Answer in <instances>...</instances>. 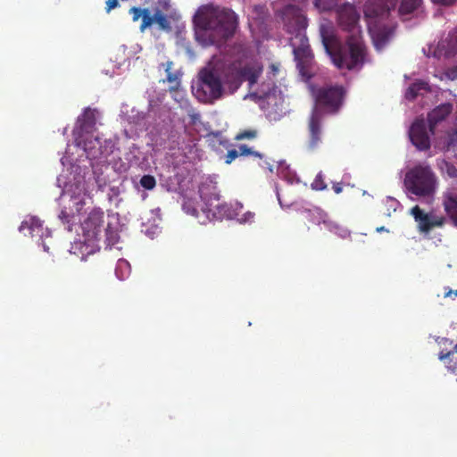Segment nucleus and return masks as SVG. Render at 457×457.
<instances>
[{
  "label": "nucleus",
  "mask_w": 457,
  "mask_h": 457,
  "mask_svg": "<svg viewBox=\"0 0 457 457\" xmlns=\"http://www.w3.org/2000/svg\"><path fill=\"white\" fill-rule=\"evenodd\" d=\"M196 37L205 46L220 44L231 37L237 26L235 12L213 4L202 5L194 16Z\"/></svg>",
  "instance_id": "1"
},
{
  "label": "nucleus",
  "mask_w": 457,
  "mask_h": 457,
  "mask_svg": "<svg viewBox=\"0 0 457 457\" xmlns=\"http://www.w3.org/2000/svg\"><path fill=\"white\" fill-rule=\"evenodd\" d=\"M286 31L292 35L290 46L296 61L300 74L306 78L312 77L313 54L308 44L306 28L308 21L303 10L295 4H287L278 12Z\"/></svg>",
  "instance_id": "2"
},
{
  "label": "nucleus",
  "mask_w": 457,
  "mask_h": 457,
  "mask_svg": "<svg viewBox=\"0 0 457 457\" xmlns=\"http://www.w3.org/2000/svg\"><path fill=\"white\" fill-rule=\"evenodd\" d=\"M398 0L370 1L364 7V14L367 19L370 33L377 49L383 48L393 35V29L383 23L387 19L389 12L395 9Z\"/></svg>",
  "instance_id": "3"
},
{
  "label": "nucleus",
  "mask_w": 457,
  "mask_h": 457,
  "mask_svg": "<svg viewBox=\"0 0 457 457\" xmlns=\"http://www.w3.org/2000/svg\"><path fill=\"white\" fill-rule=\"evenodd\" d=\"M328 54L338 69L360 71L365 62L367 54L362 35L358 31L353 35H349L345 45L339 43Z\"/></svg>",
  "instance_id": "4"
},
{
  "label": "nucleus",
  "mask_w": 457,
  "mask_h": 457,
  "mask_svg": "<svg viewBox=\"0 0 457 457\" xmlns=\"http://www.w3.org/2000/svg\"><path fill=\"white\" fill-rule=\"evenodd\" d=\"M404 183L413 195L428 196L435 191L436 177L428 165H417L406 173Z\"/></svg>",
  "instance_id": "5"
},
{
  "label": "nucleus",
  "mask_w": 457,
  "mask_h": 457,
  "mask_svg": "<svg viewBox=\"0 0 457 457\" xmlns=\"http://www.w3.org/2000/svg\"><path fill=\"white\" fill-rule=\"evenodd\" d=\"M223 93L220 76L212 70L204 68L199 72L196 97L204 103L212 102L221 97Z\"/></svg>",
  "instance_id": "6"
},
{
  "label": "nucleus",
  "mask_w": 457,
  "mask_h": 457,
  "mask_svg": "<svg viewBox=\"0 0 457 457\" xmlns=\"http://www.w3.org/2000/svg\"><path fill=\"white\" fill-rule=\"evenodd\" d=\"M345 91L342 86L322 87L315 92L317 108L336 112L341 106Z\"/></svg>",
  "instance_id": "7"
},
{
  "label": "nucleus",
  "mask_w": 457,
  "mask_h": 457,
  "mask_svg": "<svg viewBox=\"0 0 457 457\" xmlns=\"http://www.w3.org/2000/svg\"><path fill=\"white\" fill-rule=\"evenodd\" d=\"M430 134L428 123L423 118H417L409 129L410 140L419 151L430 148Z\"/></svg>",
  "instance_id": "8"
},
{
  "label": "nucleus",
  "mask_w": 457,
  "mask_h": 457,
  "mask_svg": "<svg viewBox=\"0 0 457 457\" xmlns=\"http://www.w3.org/2000/svg\"><path fill=\"white\" fill-rule=\"evenodd\" d=\"M337 13L339 26L348 31L349 35H353L357 31L361 34L358 25L360 15L353 4L347 3L338 6Z\"/></svg>",
  "instance_id": "9"
},
{
  "label": "nucleus",
  "mask_w": 457,
  "mask_h": 457,
  "mask_svg": "<svg viewBox=\"0 0 457 457\" xmlns=\"http://www.w3.org/2000/svg\"><path fill=\"white\" fill-rule=\"evenodd\" d=\"M411 213L417 222L419 231L424 234H428L434 228L443 227L445 222L444 217L432 212L426 213L419 205L412 207Z\"/></svg>",
  "instance_id": "10"
},
{
  "label": "nucleus",
  "mask_w": 457,
  "mask_h": 457,
  "mask_svg": "<svg viewBox=\"0 0 457 457\" xmlns=\"http://www.w3.org/2000/svg\"><path fill=\"white\" fill-rule=\"evenodd\" d=\"M322 143V113L315 107L308 120V141L310 150L317 149Z\"/></svg>",
  "instance_id": "11"
},
{
  "label": "nucleus",
  "mask_w": 457,
  "mask_h": 457,
  "mask_svg": "<svg viewBox=\"0 0 457 457\" xmlns=\"http://www.w3.org/2000/svg\"><path fill=\"white\" fill-rule=\"evenodd\" d=\"M104 213L99 208L93 209L82 222L84 235L88 239H96L104 224Z\"/></svg>",
  "instance_id": "12"
},
{
  "label": "nucleus",
  "mask_w": 457,
  "mask_h": 457,
  "mask_svg": "<svg viewBox=\"0 0 457 457\" xmlns=\"http://www.w3.org/2000/svg\"><path fill=\"white\" fill-rule=\"evenodd\" d=\"M71 201L72 204L69 207L70 211L64 207L59 214V219L67 226L69 231H72L73 225L79 220L77 217L81 213L85 206V201L77 196L72 197Z\"/></svg>",
  "instance_id": "13"
},
{
  "label": "nucleus",
  "mask_w": 457,
  "mask_h": 457,
  "mask_svg": "<svg viewBox=\"0 0 457 457\" xmlns=\"http://www.w3.org/2000/svg\"><path fill=\"white\" fill-rule=\"evenodd\" d=\"M453 104L451 103H444L435 107L428 113V123L431 135L435 134L436 128L438 123L445 120L453 112Z\"/></svg>",
  "instance_id": "14"
},
{
  "label": "nucleus",
  "mask_w": 457,
  "mask_h": 457,
  "mask_svg": "<svg viewBox=\"0 0 457 457\" xmlns=\"http://www.w3.org/2000/svg\"><path fill=\"white\" fill-rule=\"evenodd\" d=\"M319 30L326 53L329 54L339 44L334 27L330 21H324L320 24Z\"/></svg>",
  "instance_id": "15"
},
{
  "label": "nucleus",
  "mask_w": 457,
  "mask_h": 457,
  "mask_svg": "<svg viewBox=\"0 0 457 457\" xmlns=\"http://www.w3.org/2000/svg\"><path fill=\"white\" fill-rule=\"evenodd\" d=\"M237 66L240 72L241 84L244 81H247L250 87L257 82V79L262 71V68L256 63H246L243 66Z\"/></svg>",
  "instance_id": "16"
},
{
  "label": "nucleus",
  "mask_w": 457,
  "mask_h": 457,
  "mask_svg": "<svg viewBox=\"0 0 457 457\" xmlns=\"http://www.w3.org/2000/svg\"><path fill=\"white\" fill-rule=\"evenodd\" d=\"M96 109L87 107L84 109L82 114L78 118V125L82 132L91 133L96 129Z\"/></svg>",
  "instance_id": "17"
},
{
  "label": "nucleus",
  "mask_w": 457,
  "mask_h": 457,
  "mask_svg": "<svg viewBox=\"0 0 457 457\" xmlns=\"http://www.w3.org/2000/svg\"><path fill=\"white\" fill-rule=\"evenodd\" d=\"M211 203L207 204L209 212H213V216L219 219L230 218L231 210L226 203H220V195L213 194V197L210 199Z\"/></svg>",
  "instance_id": "18"
},
{
  "label": "nucleus",
  "mask_w": 457,
  "mask_h": 457,
  "mask_svg": "<svg viewBox=\"0 0 457 457\" xmlns=\"http://www.w3.org/2000/svg\"><path fill=\"white\" fill-rule=\"evenodd\" d=\"M253 155L254 157L262 158V154L259 152L253 151L246 145H240L237 149H230L225 155V162L230 164L234 160L239 156Z\"/></svg>",
  "instance_id": "19"
},
{
  "label": "nucleus",
  "mask_w": 457,
  "mask_h": 457,
  "mask_svg": "<svg viewBox=\"0 0 457 457\" xmlns=\"http://www.w3.org/2000/svg\"><path fill=\"white\" fill-rule=\"evenodd\" d=\"M307 213L312 217V220L316 222L318 225L323 224L324 227L331 232L337 233L340 229L339 226L328 219L327 213L323 212L320 209L314 211H308Z\"/></svg>",
  "instance_id": "20"
},
{
  "label": "nucleus",
  "mask_w": 457,
  "mask_h": 457,
  "mask_svg": "<svg viewBox=\"0 0 457 457\" xmlns=\"http://www.w3.org/2000/svg\"><path fill=\"white\" fill-rule=\"evenodd\" d=\"M430 87L428 82L424 80H417L406 89L405 98L409 101H413L422 92H430Z\"/></svg>",
  "instance_id": "21"
},
{
  "label": "nucleus",
  "mask_w": 457,
  "mask_h": 457,
  "mask_svg": "<svg viewBox=\"0 0 457 457\" xmlns=\"http://www.w3.org/2000/svg\"><path fill=\"white\" fill-rule=\"evenodd\" d=\"M238 66L232 64L225 73V83L228 85L232 91L237 90L241 86Z\"/></svg>",
  "instance_id": "22"
},
{
  "label": "nucleus",
  "mask_w": 457,
  "mask_h": 457,
  "mask_svg": "<svg viewBox=\"0 0 457 457\" xmlns=\"http://www.w3.org/2000/svg\"><path fill=\"white\" fill-rule=\"evenodd\" d=\"M421 0H401L398 9L399 14L404 16L412 13L419 8Z\"/></svg>",
  "instance_id": "23"
},
{
  "label": "nucleus",
  "mask_w": 457,
  "mask_h": 457,
  "mask_svg": "<svg viewBox=\"0 0 457 457\" xmlns=\"http://www.w3.org/2000/svg\"><path fill=\"white\" fill-rule=\"evenodd\" d=\"M340 0H313L314 7L320 12H330L338 8Z\"/></svg>",
  "instance_id": "24"
},
{
  "label": "nucleus",
  "mask_w": 457,
  "mask_h": 457,
  "mask_svg": "<svg viewBox=\"0 0 457 457\" xmlns=\"http://www.w3.org/2000/svg\"><path fill=\"white\" fill-rule=\"evenodd\" d=\"M457 353V344L453 346V350L447 351L446 353H444L443 351L439 354V359L445 363L448 364L449 369L452 370H455L457 369V360L453 361L452 364L451 362L454 359V355Z\"/></svg>",
  "instance_id": "25"
},
{
  "label": "nucleus",
  "mask_w": 457,
  "mask_h": 457,
  "mask_svg": "<svg viewBox=\"0 0 457 457\" xmlns=\"http://www.w3.org/2000/svg\"><path fill=\"white\" fill-rule=\"evenodd\" d=\"M154 23H157L159 28L163 30L170 29V22L168 20L166 14H164L160 9H156L154 13Z\"/></svg>",
  "instance_id": "26"
},
{
  "label": "nucleus",
  "mask_w": 457,
  "mask_h": 457,
  "mask_svg": "<svg viewBox=\"0 0 457 457\" xmlns=\"http://www.w3.org/2000/svg\"><path fill=\"white\" fill-rule=\"evenodd\" d=\"M444 207L447 214L457 211V195L453 193H448L444 198Z\"/></svg>",
  "instance_id": "27"
},
{
  "label": "nucleus",
  "mask_w": 457,
  "mask_h": 457,
  "mask_svg": "<svg viewBox=\"0 0 457 457\" xmlns=\"http://www.w3.org/2000/svg\"><path fill=\"white\" fill-rule=\"evenodd\" d=\"M96 145L100 146V141L98 138H96L94 141H85L84 150L88 158L95 159L97 157L100 148H96Z\"/></svg>",
  "instance_id": "28"
},
{
  "label": "nucleus",
  "mask_w": 457,
  "mask_h": 457,
  "mask_svg": "<svg viewBox=\"0 0 457 457\" xmlns=\"http://www.w3.org/2000/svg\"><path fill=\"white\" fill-rule=\"evenodd\" d=\"M440 169L443 173L446 174L451 179L457 178V169L456 167L447 161H442V163L440 165Z\"/></svg>",
  "instance_id": "29"
},
{
  "label": "nucleus",
  "mask_w": 457,
  "mask_h": 457,
  "mask_svg": "<svg viewBox=\"0 0 457 457\" xmlns=\"http://www.w3.org/2000/svg\"><path fill=\"white\" fill-rule=\"evenodd\" d=\"M154 23V14L151 13L148 8H145V13L142 17V22L140 25V31H145L147 28L151 27Z\"/></svg>",
  "instance_id": "30"
},
{
  "label": "nucleus",
  "mask_w": 457,
  "mask_h": 457,
  "mask_svg": "<svg viewBox=\"0 0 457 457\" xmlns=\"http://www.w3.org/2000/svg\"><path fill=\"white\" fill-rule=\"evenodd\" d=\"M140 186L146 190H153L156 186V179L152 175H144L139 180Z\"/></svg>",
  "instance_id": "31"
},
{
  "label": "nucleus",
  "mask_w": 457,
  "mask_h": 457,
  "mask_svg": "<svg viewBox=\"0 0 457 457\" xmlns=\"http://www.w3.org/2000/svg\"><path fill=\"white\" fill-rule=\"evenodd\" d=\"M311 187L316 191H321L327 188V184L324 181V176L321 171L316 175L314 180L311 184Z\"/></svg>",
  "instance_id": "32"
},
{
  "label": "nucleus",
  "mask_w": 457,
  "mask_h": 457,
  "mask_svg": "<svg viewBox=\"0 0 457 457\" xmlns=\"http://www.w3.org/2000/svg\"><path fill=\"white\" fill-rule=\"evenodd\" d=\"M445 150H457V127L448 134Z\"/></svg>",
  "instance_id": "33"
},
{
  "label": "nucleus",
  "mask_w": 457,
  "mask_h": 457,
  "mask_svg": "<svg viewBox=\"0 0 457 457\" xmlns=\"http://www.w3.org/2000/svg\"><path fill=\"white\" fill-rule=\"evenodd\" d=\"M256 137L257 131L255 129H247L237 133L235 137V139L239 141L244 139H253Z\"/></svg>",
  "instance_id": "34"
},
{
  "label": "nucleus",
  "mask_w": 457,
  "mask_h": 457,
  "mask_svg": "<svg viewBox=\"0 0 457 457\" xmlns=\"http://www.w3.org/2000/svg\"><path fill=\"white\" fill-rule=\"evenodd\" d=\"M172 62H167L165 71L167 73L166 80L170 83H179V76L170 71Z\"/></svg>",
  "instance_id": "35"
},
{
  "label": "nucleus",
  "mask_w": 457,
  "mask_h": 457,
  "mask_svg": "<svg viewBox=\"0 0 457 457\" xmlns=\"http://www.w3.org/2000/svg\"><path fill=\"white\" fill-rule=\"evenodd\" d=\"M129 13L132 14V20L133 21H137L139 18H142L145 13V8H139V7H131L129 9Z\"/></svg>",
  "instance_id": "36"
},
{
  "label": "nucleus",
  "mask_w": 457,
  "mask_h": 457,
  "mask_svg": "<svg viewBox=\"0 0 457 457\" xmlns=\"http://www.w3.org/2000/svg\"><path fill=\"white\" fill-rule=\"evenodd\" d=\"M190 202L185 203L183 205L184 210L192 216L197 217L198 211L195 207H190Z\"/></svg>",
  "instance_id": "37"
},
{
  "label": "nucleus",
  "mask_w": 457,
  "mask_h": 457,
  "mask_svg": "<svg viewBox=\"0 0 457 457\" xmlns=\"http://www.w3.org/2000/svg\"><path fill=\"white\" fill-rule=\"evenodd\" d=\"M445 74L447 78L450 79L451 80L457 79V65L448 69Z\"/></svg>",
  "instance_id": "38"
},
{
  "label": "nucleus",
  "mask_w": 457,
  "mask_h": 457,
  "mask_svg": "<svg viewBox=\"0 0 457 457\" xmlns=\"http://www.w3.org/2000/svg\"><path fill=\"white\" fill-rule=\"evenodd\" d=\"M445 74L447 78L450 79L451 80L457 79V65L448 69Z\"/></svg>",
  "instance_id": "39"
},
{
  "label": "nucleus",
  "mask_w": 457,
  "mask_h": 457,
  "mask_svg": "<svg viewBox=\"0 0 457 457\" xmlns=\"http://www.w3.org/2000/svg\"><path fill=\"white\" fill-rule=\"evenodd\" d=\"M119 5L118 0H107L105 10L106 12H110L112 9L116 8Z\"/></svg>",
  "instance_id": "40"
},
{
  "label": "nucleus",
  "mask_w": 457,
  "mask_h": 457,
  "mask_svg": "<svg viewBox=\"0 0 457 457\" xmlns=\"http://www.w3.org/2000/svg\"><path fill=\"white\" fill-rule=\"evenodd\" d=\"M188 116L190 119V122L192 124H196L201 120V114L199 112H192L191 113L188 114Z\"/></svg>",
  "instance_id": "41"
},
{
  "label": "nucleus",
  "mask_w": 457,
  "mask_h": 457,
  "mask_svg": "<svg viewBox=\"0 0 457 457\" xmlns=\"http://www.w3.org/2000/svg\"><path fill=\"white\" fill-rule=\"evenodd\" d=\"M433 3L442 5H452L457 2V0H432Z\"/></svg>",
  "instance_id": "42"
},
{
  "label": "nucleus",
  "mask_w": 457,
  "mask_h": 457,
  "mask_svg": "<svg viewBox=\"0 0 457 457\" xmlns=\"http://www.w3.org/2000/svg\"><path fill=\"white\" fill-rule=\"evenodd\" d=\"M332 188L336 194H340L343 191V187L341 183H334Z\"/></svg>",
  "instance_id": "43"
},
{
  "label": "nucleus",
  "mask_w": 457,
  "mask_h": 457,
  "mask_svg": "<svg viewBox=\"0 0 457 457\" xmlns=\"http://www.w3.org/2000/svg\"><path fill=\"white\" fill-rule=\"evenodd\" d=\"M253 216L254 214L253 213H251V212H247L244 215V218H243V220L245 222H247V221H252V220L253 219Z\"/></svg>",
  "instance_id": "44"
},
{
  "label": "nucleus",
  "mask_w": 457,
  "mask_h": 457,
  "mask_svg": "<svg viewBox=\"0 0 457 457\" xmlns=\"http://www.w3.org/2000/svg\"><path fill=\"white\" fill-rule=\"evenodd\" d=\"M449 216L452 219L454 226L457 227V210L454 212L450 213Z\"/></svg>",
  "instance_id": "45"
},
{
  "label": "nucleus",
  "mask_w": 457,
  "mask_h": 457,
  "mask_svg": "<svg viewBox=\"0 0 457 457\" xmlns=\"http://www.w3.org/2000/svg\"><path fill=\"white\" fill-rule=\"evenodd\" d=\"M453 295V291L450 289L448 292L445 293V297H449Z\"/></svg>",
  "instance_id": "46"
},
{
  "label": "nucleus",
  "mask_w": 457,
  "mask_h": 457,
  "mask_svg": "<svg viewBox=\"0 0 457 457\" xmlns=\"http://www.w3.org/2000/svg\"><path fill=\"white\" fill-rule=\"evenodd\" d=\"M107 239H108V240H110V241H112V244H115V240H114V238L112 237H112L107 236Z\"/></svg>",
  "instance_id": "47"
},
{
  "label": "nucleus",
  "mask_w": 457,
  "mask_h": 457,
  "mask_svg": "<svg viewBox=\"0 0 457 457\" xmlns=\"http://www.w3.org/2000/svg\"><path fill=\"white\" fill-rule=\"evenodd\" d=\"M377 230H378V231H383V230H385V228H384V227L378 228H377Z\"/></svg>",
  "instance_id": "48"
},
{
  "label": "nucleus",
  "mask_w": 457,
  "mask_h": 457,
  "mask_svg": "<svg viewBox=\"0 0 457 457\" xmlns=\"http://www.w3.org/2000/svg\"><path fill=\"white\" fill-rule=\"evenodd\" d=\"M122 264H126V262H119V267H120Z\"/></svg>",
  "instance_id": "49"
},
{
  "label": "nucleus",
  "mask_w": 457,
  "mask_h": 457,
  "mask_svg": "<svg viewBox=\"0 0 457 457\" xmlns=\"http://www.w3.org/2000/svg\"><path fill=\"white\" fill-rule=\"evenodd\" d=\"M27 224V221L25 222H22L21 226V228H22L24 227V225Z\"/></svg>",
  "instance_id": "50"
},
{
  "label": "nucleus",
  "mask_w": 457,
  "mask_h": 457,
  "mask_svg": "<svg viewBox=\"0 0 457 457\" xmlns=\"http://www.w3.org/2000/svg\"><path fill=\"white\" fill-rule=\"evenodd\" d=\"M454 295H457V290L454 292Z\"/></svg>",
  "instance_id": "51"
}]
</instances>
